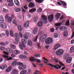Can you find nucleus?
I'll return each mask as SVG.
<instances>
[{"instance_id": "c85d7f7f", "label": "nucleus", "mask_w": 74, "mask_h": 74, "mask_svg": "<svg viewBox=\"0 0 74 74\" xmlns=\"http://www.w3.org/2000/svg\"><path fill=\"white\" fill-rule=\"evenodd\" d=\"M12 72L14 74H18V71L17 70L15 69H14L13 70Z\"/></svg>"}, {"instance_id": "4c0bfd02", "label": "nucleus", "mask_w": 74, "mask_h": 74, "mask_svg": "<svg viewBox=\"0 0 74 74\" xmlns=\"http://www.w3.org/2000/svg\"><path fill=\"white\" fill-rule=\"evenodd\" d=\"M37 38H38V36H37L35 37L33 39V40L34 42H36V41H37Z\"/></svg>"}, {"instance_id": "58836bf2", "label": "nucleus", "mask_w": 74, "mask_h": 74, "mask_svg": "<svg viewBox=\"0 0 74 74\" xmlns=\"http://www.w3.org/2000/svg\"><path fill=\"white\" fill-rule=\"evenodd\" d=\"M27 72L26 71H23L20 72V74H26Z\"/></svg>"}, {"instance_id": "13d9d810", "label": "nucleus", "mask_w": 74, "mask_h": 74, "mask_svg": "<svg viewBox=\"0 0 74 74\" xmlns=\"http://www.w3.org/2000/svg\"><path fill=\"white\" fill-rule=\"evenodd\" d=\"M38 48H41V45L40 44V43H38L37 44Z\"/></svg>"}, {"instance_id": "f03ea898", "label": "nucleus", "mask_w": 74, "mask_h": 74, "mask_svg": "<svg viewBox=\"0 0 74 74\" xmlns=\"http://www.w3.org/2000/svg\"><path fill=\"white\" fill-rule=\"evenodd\" d=\"M17 65L19 66H18V69L20 70H25L26 68V65H23V63L18 62L17 63Z\"/></svg>"}, {"instance_id": "7c9ffc66", "label": "nucleus", "mask_w": 74, "mask_h": 74, "mask_svg": "<svg viewBox=\"0 0 74 74\" xmlns=\"http://www.w3.org/2000/svg\"><path fill=\"white\" fill-rule=\"evenodd\" d=\"M17 62L16 61H13L12 63V65L13 66H16V65Z\"/></svg>"}, {"instance_id": "0eeeda50", "label": "nucleus", "mask_w": 74, "mask_h": 74, "mask_svg": "<svg viewBox=\"0 0 74 74\" xmlns=\"http://www.w3.org/2000/svg\"><path fill=\"white\" fill-rule=\"evenodd\" d=\"M29 36H30V34L27 33L24 35L23 37L26 40H27L28 39V37H29Z\"/></svg>"}, {"instance_id": "b1692460", "label": "nucleus", "mask_w": 74, "mask_h": 74, "mask_svg": "<svg viewBox=\"0 0 74 74\" xmlns=\"http://www.w3.org/2000/svg\"><path fill=\"white\" fill-rule=\"evenodd\" d=\"M6 51L8 53H11V52H12V49L10 48H7L6 49Z\"/></svg>"}, {"instance_id": "a19ab883", "label": "nucleus", "mask_w": 74, "mask_h": 74, "mask_svg": "<svg viewBox=\"0 0 74 74\" xmlns=\"http://www.w3.org/2000/svg\"><path fill=\"white\" fill-rule=\"evenodd\" d=\"M8 5L9 6H13L14 5V2H10V3H9L8 4Z\"/></svg>"}, {"instance_id": "69168bd1", "label": "nucleus", "mask_w": 74, "mask_h": 74, "mask_svg": "<svg viewBox=\"0 0 74 74\" xmlns=\"http://www.w3.org/2000/svg\"><path fill=\"white\" fill-rule=\"evenodd\" d=\"M54 60H55V62L56 63H58L59 61L56 58H55L54 59Z\"/></svg>"}, {"instance_id": "f257e3e1", "label": "nucleus", "mask_w": 74, "mask_h": 74, "mask_svg": "<svg viewBox=\"0 0 74 74\" xmlns=\"http://www.w3.org/2000/svg\"><path fill=\"white\" fill-rule=\"evenodd\" d=\"M42 19L40 20L41 22H39L37 24V25L39 27L42 26L43 23H47V17L45 15H43L41 16Z\"/></svg>"}, {"instance_id": "a878e982", "label": "nucleus", "mask_w": 74, "mask_h": 74, "mask_svg": "<svg viewBox=\"0 0 74 74\" xmlns=\"http://www.w3.org/2000/svg\"><path fill=\"white\" fill-rule=\"evenodd\" d=\"M36 11V9L35 8H33L31 9L30 10H29V12L31 13L33 12H35Z\"/></svg>"}, {"instance_id": "72a5a7b5", "label": "nucleus", "mask_w": 74, "mask_h": 74, "mask_svg": "<svg viewBox=\"0 0 74 74\" xmlns=\"http://www.w3.org/2000/svg\"><path fill=\"white\" fill-rule=\"evenodd\" d=\"M14 36L16 38H19V34L17 33L14 34Z\"/></svg>"}, {"instance_id": "774afa93", "label": "nucleus", "mask_w": 74, "mask_h": 74, "mask_svg": "<svg viewBox=\"0 0 74 74\" xmlns=\"http://www.w3.org/2000/svg\"><path fill=\"white\" fill-rule=\"evenodd\" d=\"M71 43L72 44H74V40H73L71 41Z\"/></svg>"}, {"instance_id": "9d476101", "label": "nucleus", "mask_w": 74, "mask_h": 74, "mask_svg": "<svg viewBox=\"0 0 74 74\" xmlns=\"http://www.w3.org/2000/svg\"><path fill=\"white\" fill-rule=\"evenodd\" d=\"M48 19L50 22H52L53 19V15L51 14L50 15H49L48 16Z\"/></svg>"}, {"instance_id": "412c9836", "label": "nucleus", "mask_w": 74, "mask_h": 74, "mask_svg": "<svg viewBox=\"0 0 74 74\" xmlns=\"http://www.w3.org/2000/svg\"><path fill=\"white\" fill-rule=\"evenodd\" d=\"M60 45L59 44H57L56 45L55 47L54 48V50H56L57 49H58V48L60 47Z\"/></svg>"}, {"instance_id": "0e129e2a", "label": "nucleus", "mask_w": 74, "mask_h": 74, "mask_svg": "<svg viewBox=\"0 0 74 74\" xmlns=\"http://www.w3.org/2000/svg\"><path fill=\"white\" fill-rule=\"evenodd\" d=\"M7 1L8 3H12L13 1L12 0H7Z\"/></svg>"}, {"instance_id": "f8f14e48", "label": "nucleus", "mask_w": 74, "mask_h": 74, "mask_svg": "<svg viewBox=\"0 0 74 74\" xmlns=\"http://www.w3.org/2000/svg\"><path fill=\"white\" fill-rule=\"evenodd\" d=\"M72 60V58L71 57H69L66 60V63H68L70 64L71 63Z\"/></svg>"}, {"instance_id": "20e7f679", "label": "nucleus", "mask_w": 74, "mask_h": 74, "mask_svg": "<svg viewBox=\"0 0 74 74\" xmlns=\"http://www.w3.org/2000/svg\"><path fill=\"white\" fill-rule=\"evenodd\" d=\"M53 42V40L51 37H49L46 39L45 41V43L47 44H50Z\"/></svg>"}, {"instance_id": "4d7b16f0", "label": "nucleus", "mask_w": 74, "mask_h": 74, "mask_svg": "<svg viewBox=\"0 0 74 74\" xmlns=\"http://www.w3.org/2000/svg\"><path fill=\"white\" fill-rule=\"evenodd\" d=\"M61 25L60 23H57L55 24L56 26H60Z\"/></svg>"}, {"instance_id": "c9c22d12", "label": "nucleus", "mask_w": 74, "mask_h": 74, "mask_svg": "<svg viewBox=\"0 0 74 74\" xmlns=\"http://www.w3.org/2000/svg\"><path fill=\"white\" fill-rule=\"evenodd\" d=\"M12 19V18L11 17H9L8 19V22H11Z\"/></svg>"}, {"instance_id": "393cba45", "label": "nucleus", "mask_w": 74, "mask_h": 74, "mask_svg": "<svg viewBox=\"0 0 74 74\" xmlns=\"http://www.w3.org/2000/svg\"><path fill=\"white\" fill-rule=\"evenodd\" d=\"M60 16V13H58L56 15V18L57 19H59Z\"/></svg>"}, {"instance_id": "bf43d9fd", "label": "nucleus", "mask_w": 74, "mask_h": 74, "mask_svg": "<svg viewBox=\"0 0 74 74\" xmlns=\"http://www.w3.org/2000/svg\"><path fill=\"white\" fill-rule=\"evenodd\" d=\"M0 49L1 51H4V50L5 49V48L3 47H0Z\"/></svg>"}, {"instance_id": "e2e57ef3", "label": "nucleus", "mask_w": 74, "mask_h": 74, "mask_svg": "<svg viewBox=\"0 0 74 74\" xmlns=\"http://www.w3.org/2000/svg\"><path fill=\"white\" fill-rule=\"evenodd\" d=\"M3 61V59L2 58H0V63H1Z\"/></svg>"}, {"instance_id": "49530a36", "label": "nucleus", "mask_w": 74, "mask_h": 74, "mask_svg": "<svg viewBox=\"0 0 74 74\" xmlns=\"http://www.w3.org/2000/svg\"><path fill=\"white\" fill-rule=\"evenodd\" d=\"M38 20V17H35L34 18V22H37Z\"/></svg>"}, {"instance_id": "2eb2a0df", "label": "nucleus", "mask_w": 74, "mask_h": 74, "mask_svg": "<svg viewBox=\"0 0 74 74\" xmlns=\"http://www.w3.org/2000/svg\"><path fill=\"white\" fill-rule=\"evenodd\" d=\"M38 32V28H35L33 30V33L34 34H36Z\"/></svg>"}, {"instance_id": "603ef678", "label": "nucleus", "mask_w": 74, "mask_h": 74, "mask_svg": "<svg viewBox=\"0 0 74 74\" xmlns=\"http://www.w3.org/2000/svg\"><path fill=\"white\" fill-rule=\"evenodd\" d=\"M12 23H13V24H14L16 25H17L16 23V20H13Z\"/></svg>"}, {"instance_id": "f3484780", "label": "nucleus", "mask_w": 74, "mask_h": 74, "mask_svg": "<svg viewBox=\"0 0 74 74\" xmlns=\"http://www.w3.org/2000/svg\"><path fill=\"white\" fill-rule=\"evenodd\" d=\"M19 57L20 59H24V58H26L27 56L23 54H21L19 55Z\"/></svg>"}, {"instance_id": "052dcab7", "label": "nucleus", "mask_w": 74, "mask_h": 74, "mask_svg": "<svg viewBox=\"0 0 74 74\" xmlns=\"http://www.w3.org/2000/svg\"><path fill=\"white\" fill-rule=\"evenodd\" d=\"M42 59H44V60H45V61H46V62H49V61H48V60H47V59H46V58H45V57L43 58Z\"/></svg>"}, {"instance_id": "e433bc0d", "label": "nucleus", "mask_w": 74, "mask_h": 74, "mask_svg": "<svg viewBox=\"0 0 74 74\" xmlns=\"http://www.w3.org/2000/svg\"><path fill=\"white\" fill-rule=\"evenodd\" d=\"M21 11V9L20 8H17L15 10V11L16 12H20Z\"/></svg>"}, {"instance_id": "a211bd4d", "label": "nucleus", "mask_w": 74, "mask_h": 74, "mask_svg": "<svg viewBox=\"0 0 74 74\" xmlns=\"http://www.w3.org/2000/svg\"><path fill=\"white\" fill-rule=\"evenodd\" d=\"M14 3L17 6H19L20 3L18 0H14Z\"/></svg>"}, {"instance_id": "338daca9", "label": "nucleus", "mask_w": 74, "mask_h": 74, "mask_svg": "<svg viewBox=\"0 0 74 74\" xmlns=\"http://www.w3.org/2000/svg\"><path fill=\"white\" fill-rule=\"evenodd\" d=\"M71 25L72 26H74V21H72L71 22Z\"/></svg>"}, {"instance_id": "de8ad7c7", "label": "nucleus", "mask_w": 74, "mask_h": 74, "mask_svg": "<svg viewBox=\"0 0 74 74\" xmlns=\"http://www.w3.org/2000/svg\"><path fill=\"white\" fill-rule=\"evenodd\" d=\"M10 35L12 37H14V34L13 33V32H12V31H10Z\"/></svg>"}, {"instance_id": "9b49d317", "label": "nucleus", "mask_w": 74, "mask_h": 74, "mask_svg": "<svg viewBox=\"0 0 74 74\" xmlns=\"http://www.w3.org/2000/svg\"><path fill=\"white\" fill-rule=\"evenodd\" d=\"M30 22L29 21H26L24 24V27L25 28H27L29 26V23Z\"/></svg>"}, {"instance_id": "4468645a", "label": "nucleus", "mask_w": 74, "mask_h": 74, "mask_svg": "<svg viewBox=\"0 0 74 74\" xmlns=\"http://www.w3.org/2000/svg\"><path fill=\"white\" fill-rule=\"evenodd\" d=\"M7 67V65H3L0 66V69L3 70L5 69Z\"/></svg>"}, {"instance_id": "5fc2aeb1", "label": "nucleus", "mask_w": 74, "mask_h": 74, "mask_svg": "<svg viewBox=\"0 0 74 74\" xmlns=\"http://www.w3.org/2000/svg\"><path fill=\"white\" fill-rule=\"evenodd\" d=\"M47 37V34H44L43 35L42 37L46 39Z\"/></svg>"}, {"instance_id": "680f3d73", "label": "nucleus", "mask_w": 74, "mask_h": 74, "mask_svg": "<svg viewBox=\"0 0 74 74\" xmlns=\"http://www.w3.org/2000/svg\"><path fill=\"white\" fill-rule=\"evenodd\" d=\"M19 38H16V39H15V41L17 42H19V40L18 39Z\"/></svg>"}, {"instance_id": "79ce46f5", "label": "nucleus", "mask_w": 74, "mask_h": 74, "mask_svg": "<svg viewBox=\"0 0 74 74\" xmlns=\"http://www.w3.org/2000/svg\"><path fill=\"white\" fill-rule=\"evenodd\" d=\"M65 25L66 26H69V25H70V22H69V20H67L65 24Z\"/></svg>"}, {"instance_id": "dca6fc26", "label": "nucleus", "mask_w": 74, "mask_h": 74, "mask_svg": "<svg viewBox=\"0 0 74 74\" xmlns=\"http://www.w3.org/2000/svg\"><path fill=\"white\" fill-rule=\"evenodd\" d=\"M34 5H35V4H34V3L32 2H31L29 4L28 6L30 8H33L34 7Z\"/></svg>"}, {"instance_id": "37998d69", "label": "nucleus", "mask_w": 74, "mask_h": 74, "mask_svg": "<svg viewBox=\"0 0 74 74\" xmlns=\"http://www.w3.org/2000/svg\"><path fill=\"white\" fill-rule=\"evenodd\" d=\"M36 2L39 3H41L42 1H44V0H36Z\"/></svg>"}, {"instance_id": "ddd939ff", "label": "nucleus", "mask_w": 74, "mask_h": 74, "mask_svg": "<svg viewBox=\"0 0 74 74\" xmlns=\"http://www.w3.org/2000/svg\"><path fill=\"white\" fill-rule=\"evenodd\" d=\"M47 65H49V66H50L51 67H54V68L56 69H59V67H58L56 66V65H54L53 64H49V63H47Z\"/></svg>"}, {"instance_id": "423d86ee", "label": "nucleus", "mask_w": 74, "mask_h": 74, "mask_svg": "<svg viewBox=\"0 0 74 74\" xmlns=\"http://www.w3.org/2000/svg\"><path fill=\"white\" fill-rule=\"evenodd\" d=\"M0 26L3 29H6L7 27L5 23L3 22H0Z\"/></svg>"}, {"instance_id": "5701e85b", "label": "nucleus", "mask_w": 74, "mask_h": 74, "mask_svg": "<svg viewBox=\"0 0 74 74\" xmlns=\"http://www.w3.org/2000/svg\"><path fill=\"white\" fill-rule=\"evenodd\" d=\"M68 34V33H67V32L65 31L63 32L62 35L64 37H67Z\"/></svg>"}, {"instance_id": "6ab92c4d", "label": "nucleus", "mask_w": 74, "mask_h": 74, "mask_svg": "<svg viewBox=\"0 0 74 74\" xmlns=\"http://www.w3.org/2000/svg\"><path fill=\"white\" fill-rule=\"evenodd\" d=\"M66 28V26H63L60 27V28H59V29L61 31H63V30H65Z\"/></svg>"}, {"instance_id": "2f4dec72", "label": "nucleus", "mask_w": 74, "mask_h": 74, "mask_svg": "<svg viewBox=\"0 0 74 74\" xmlns=\"http://www.w3.org/2000/svg\"><path fill=\"white\" fill-rule=\"evenodd\" d=\"M4 17L3 16H0V21L1 22H4Z\"/></svg>"}, {"instance_id": "aec40b11", "label": "nucleus", "mask_w": 74, "mask_h": 74, "mask_svg": "<svg viewBox=\"0 0 74 74\" xmlns=\"http://www.w3.org/2000/svg\"><path fill=\"white\" fill-rule=\"evenodd\" d=\"M11 70H12V67L11 66H9L6 69L5 71L6 72H10Z\"/></svg>"}, {"instance_id": "473e14b6", "label": "nucleus", "mask_w": 74, "mask_h": 74, "mask_svg": "<svg viewBox=\"0 0 74 74\" xmlns=\"http://www.w3.org/2000/svg\"><path fill=\"white\" fill-rule=\"evenodd\" d=\"M60 2L63 5H64V6H66V5H67V4L64 1H61Z\"/></svg>"}, {"instance_id": "39448f33", "label": "nucleus", "mask_w": 74, "mask_h": 74, "mask_svg": "<svg viewBox=\"0 0 74 74\" xmlns=\"http://www.w3.org/2000/svg\"><path fill=\"white\" fill-rule=\"evenodd\" d=\"M64 53V51L62 49H58L56 51V54L58 56H60Z\"/></svg>"}, {"instance_id": "1a4fd4ad", "label": "nucleus", "mask_w": 74, "mask_h": 74, "mask_svg": "<svg viewBox=\"0 0 74 74\" xmlns=\"http://www.w3.org/2000/svg\"><path fill=\"white\" fill-rule=\"evenodd\" d=\"M3 57L4 58H6L7 59V60H12V57H10L9 58V56L6 55H3Z\"/></svg>"}, {"instance_id": "a18cd8bd", "label": "nucleus", "mask_w": 74, "mask_h": 74, "mask_svg": "<svg viewBox=\"0 0 74 74\" xmlns=\"http://www.w3.org/2000/svg\"><path fill=\"white\" fill-rule=\"evenodd\" d=\"M2 12H7L8 10H6L5 8H3Z\"/></svg>"}, {"instance_id": "ea45409f", "label": "nucleus", "mask_w": 74, "mask_h": 74, "mask_svg": "<svg viewBox=\"0 0 74 74\" xmlns=\"http://www.w3.org/2000/svg\"><path fill=\"white\" fill-rule=\"evenodd\" d=\"M20 52L18 50H15L14 51V54H18Z\"/></svg>"}, {"instance_id": "7ed1b4c3", "label": "nucleus", "mask_w": 74, "mask_h": 74, "mask_svg": "<svg viewBox=\"0 0 74 74\" xmlns=\"http://www.w3.org/2000/svg\"><path fill=\"white\" fill-rule=\"evenodd\" d=\"M29 60L32 62H37L38 63H40L41 61L39 59H35L34 57H31L29 58Z\"/></svg>"}, {"instance_id": "bb28decb", "label": "nucleus", "mask_w": 74, "mask_h": 74, "mask_svg": "<svg viewBox=\"0 0 74 74\" xmlns=\"http://www.w3.org/2000/svg\"><path fill=\"white\" fill-rule=\"evenodd\" d=\"M21 41L23 42V44H26L27 43V41L25 39H22L21 40Z\"/></svg>"}, {"instance_id": "f704fd0d", "label": "nucleus", "mask_w": 74, "mask_h": 74, "mask_svg": "<svg viewBox=\"0 0 74 74\" xmlns=\"http://www.w3.org/2000/svg\"><path fill=\"white\" fill-rule=\"evenodd\" d=\"M10 47L12 49H16V46L13 44H11L10 45Z\"/></svg>"}, {"instance_id": "3c124183", "label": "nucleus", "mask_w": 74, "mask_h": 74, "mask_svg": "<svg viewBox=\"0 0 74 74\" xmlns=\"http://www.w3.org/2000/svg\"><path fill=\"white\" fill-rule=\"evenodd\" d=\"M45 38H43V37H42V39H41V42H44V41H45Z\"/></svg>"}, {"instance_id": "6e6d98bb", "label": "nucleus", "mask_w": 74, "mask_h": 74, "mask_svg": "<svg viewBox=\"0 0 74 74\" xmlns=\"http://www.w3.org/2000/svg\"><path fill=\"white\" fill-rule=\"evenodd\" d=\"M19 35L21 38H22L23 37V34H22L21 32H19Z\"/></svg>"}, {"instance_id": "4be33fe9", "label": "nucleus", "mask_w": 74, "mask_h": 74, "mask_svg": "<svg viewBox=\"0 0 74 74\" xmlns=\"http://www.w3.org/2000/svg\"><path fill=\"white\" fill-rule=\"evenodd\" d=\"M74 52V46L72 47L70 49V53H72Z\"/></svg>"}, {"instance_id": "cd10ccee", "label": "nucleus", "mask_w": 74, "mask_h": 74, "mask_svg": "<svg viewBox=\"0 0 74 74\" xmlns=\"http://www.w3.org/2000/svg\"><path fill=\"white\" fill-rule=\"evenodd\" d=\"M18 30H19L20 32H22V27H21V25H18Z\"/></svg>"}, {"instance_id": "09e8293b", "label": "nucleus", "mask_w": 74, "mask_h": 74, "mask_svg": "<svg viewBox=\"0 0 74 74\" xmlns=\"http://www.w3.org/2000/svg\"><path fill=\"white\" fill-rule=\"evenodd\" d=\"M42 8H40L39 9V10H37V12H41V11H42Z\"/></svg>"}, {"instance_id": "864d4df0", "label": "nucleus", "mask_w": 74, "mask_h": 74, "mask_svg": "<svg viewBox=\"0 0 74 74\" xmlns=\"http://www.w3.org/2000/svg\"><path fill=\"white\" fill-rule=\"evenodd\" d=\"M35 56L36 57H40L41 56V55L39 54H36L35 55Z\"/></svg>"}, {"instance_id": "c756f323", "label": "nucleus", "mask_w": 74, "mask_h": 74, "mask_svg": "<svg viewBox=\"0 0 74 74\" xmlns=\"http://www.w3.org/2000/svg\"><path fill=\"white\" fill-rule=\"evenodd\" d=\"M27 44L29 46H32L33 45V43H32V42L31 41H28L27 42Z\"/></svg>"}, {"instance_id": "c03bdc74", "label": "nucleus", "mask_w": 74, "mask_h": 74, "mask_svg": "<svg viewBox=\"0 0 74 74\" xmlns=\"http://www.w3.org/2000/svg\"><path fill=\"white\" fill-rule=\"evenodd\" d=\"M6 34L7 36V37H8L9 35L10 34V33H9V32L8 30H6Z\"/></svg>"}, {"instance_id": "8fccbe9b", "label": "nucleus", "mask_w": 74, "mask_h": 74, "mask_svg": "<svg viewBox=\"0 0 74 74\" xmlns=\"http://www.w3.org/2000/svg\"><path fill=\"white\" fill-rule=\"evenodd\" d=\"M58 37V35L56 33L54 34V38H57Z\"/></svg>"}, {"instance_id": "6e6552de", "label": "nucleus", "mask_w": 74, "mask_h": 74, "mask_svg": "<svg viewBox=\"0 0 74 74\" xmlns=\"http://www.w3.org/2000/svg\"><path fill=\"white\" fill-rule=\"evenodd\" d=\"M19 46L20 48L21 49H23V47H26V45L24 44H23V43L20 42Z\"/></svg>"}]
</instances>
